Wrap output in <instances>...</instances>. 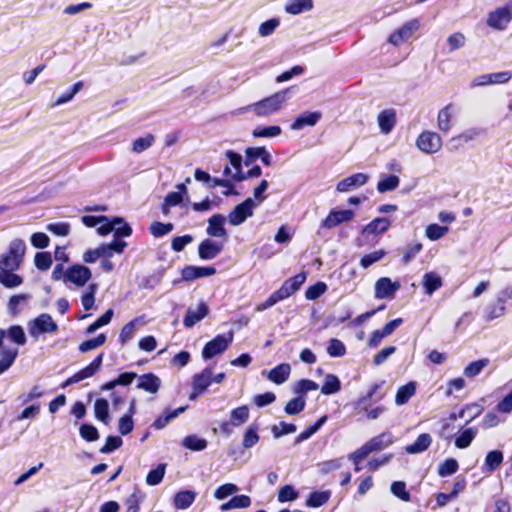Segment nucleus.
<instances>
[{
	"label": "nucleus",
	"mask_w": 512,
	"mask_h": 512,
	"mask_svg": "<svg viewBox=\"0 0 512 512\" xmlns=\"http://www.w3.org/2000/svg\"><path fill=\"white\" fill-rule=\"evenodd\" d=\"M432 442V438L430 434L423 433L418 436L416 441L413 444L407 445L405 450L408 454H417L421 453L428 449Z\"/></svg>",
	"instance_id": "27"
},
{
	"label": "nucleus",
	"mask_w": 512,
	"mask_h": 512,
	"mask_svg": "<svg viewBox=\"0 0 512 512\" xmlns=\"http://www.w3.org/2000/svg\"><path fill=\"white\" fill-rule=\"evenodd\" d=\"M340 389L341 383L338 377L333 374H327L324 379V384L321 387V393L330 395L339 392Z\"/></svg>",
	"instance_id": "39"
},
{
	"label": "nucleus",
	"mask_w": 512,
	"mask_h": 512,
	"mask_svg": "<svg viewBox=\"0 0 512 512\" xmlns=\"http://www.w3.org/2000/svg\"><path fill=\"white\" fill-rule=\"evenodd\" d=\"M418 28V20H411L396 30L394 33H392L388 39V42L394 46H399L411 38L413 33L418 30Z\"/></svg>",
	"instance_id": "14"
},
{
	"label": "nucleus",
	"mask_w": 512,
	"mask_h": 512,
	"mask_svg": "<svg viewBox=\"0 0 512 512\" xmlns=\"http://www.w3.org/2000/svg\"><path fill=\"white\" fill-rule=\"evenodd\" d=\"M392 437L389 433H382L378 436L373 437L365 444L368 447L369 451L376 452L386 448L388 445L392 443Z\"/></svg>",
	"instance_id": "31"
},
{
	"label": "nucleus",
	"mask_w": 512,
	"mask_h": 512,
	"mask_svg": "<svg viewBox=\"0 0 512 512\" xmlns=\"http://www.w3.org/2000/svg\"><path fill=\"white\" fill-rule=\"evenodd\" d=\"M256 206L257 203L252 198H247L228 214L229 223L233 226L242 224L253 215V210Z\"/></svg>",
	"instance_id": "3"
},
{
	"label": "nucleus",
	"mask_w": 512,
	"mask_h": 512,
	"mask_svg": "<svg viewBox=\"0 0 512 512\" xmlns=\"http://www.w3.org/2000/svg\"><path fill=\"white\" fill-rule=\"evenodd\" d=\"M246 155L249 159L260 158L266 166L272 164V156L264 147H251L246 149Z\"/></svg>",
	"instance_id": "38"
},
{
	"label": "nucleus",
	"mask_w": 512,
	"mask_h": 512,
	"mask_svg": "<svg viewBox=\"0 0 512 512\" xmlns=\"http://www.w3.org/2000/svg\"><path fill=\"white\" fill-rule=\"evenodd\" d=\"M306 280V272H301L296 276L286 280L282 286L273 292V296L277 302L284 300L295 293Z\"/></svg>",
	"instance_id": "9"
},
{
	"label": "nucleus",
	"mask_w": 512,
	"mask_h": 512,
	"mask_svg": "<svg viewBox=\"0 0 512 512\" xmlns=\"http://www.w3.org/2000/svg\"><path fill=\"white\" fill-rule=\"evenodd\" d=\"M330 497L331 492L329 490L312 492L306 501V506L312 508L321 507L322 505L328 502Z\"/></svg>",
	"instance_id": "35"
},
{
	"label": "nucleus",
	"mask_w": 512,
	"mask_h": 512,
	"mask_svg": "<svg viewBox=\"0 0 512 512\" xmlns=\"http://www.w3.org/2000/svg\"><path fill=\"white\" fill-rule=\"evenodd\" d=\"M305 399L303 397H296L291 399L285 406L284 410L288 415H296L305 408Z\"/></svg>",
	"instance_id": "57"
},
{
	"label": "nucleus",
	"mask_w": 512,
	"mask_h": 512,
	"mask_svg": "<svg viewBox=\"0 0 512 512\" xmlns=\"http://www.w3.org/2000/svg\"><path fill=\"white\" fill-rule=\"evenodd\" d=\"M113 317V310L108 309L102 316H100L94 323L89 325L86 329L88 334L94 333L97 329L110 323Z\"/></svg>",
	"instance_id": "55"
},
{
	"label": "nucleus",
	"mask_w": 512,
	"mask_h": 512,
	"mask_svg": "<svg viewBox=\"0 0 512 512\" xmlns=\"http://www.w3.org/2000/svg\"><path fill=\"white\" fill-rule=\"evenodd\" d=\"M113 226L115 237H129L132 234L131 227L124 221L123 218L115 217L113 219Z\"/></svg>",
	"instance_id": "46"
},
{
	"label": "nucleus",
	"mask_w": 512,
	"mask_h": 512,
	"mask_svg": "<svg viewBox=\"0 0 512 512\" xmlns=\"http://www.w3.org/2000/svg\"><path fill=\"white\" fill-rule=\"evenodd\" d=\"M182 445L192 451H202L207 447V441L195 435L186 436Z\"/></svg>",
	"instance_id": "43"
},
{
	"label": "nucleus",
	"mask_w": 512,
	"mask_h": 512,
	"mask_svg": "<svg viewBox=\"0 0 512 512\" xmlns=\"http://www.w3.org/2000/svg\"><path fill=\"white\" fill-rule=\"evenodd\" d=\"M184 410L185 407H179L172 412L166 413L164 416H161L154 421L153 427L158 430L163 429L172 419L184 412Z\"/></svg>",
	"instance_id": "54"
},
{
	"label": "nucleus",
	"mask_w": 512,
	"mask_h": 512,
	"mask_svg": "<svg viewBox=\"0 0 512 512\" xmlns=\"http://www.w3.org/2000/svg\"><path fill=\"white\" fill-rule=\"evenodd\" d=\"M233 340V333L227 335H217L214 339L206 343L203 348L202 356L204 359H211L212 357L223 353Z\"/></svg>",
	"instance_id": "4"
},
{
	"label": "nucleus",
	"mask_w": 512,
	"mask_h": 512,
	"mask_svg": "<svg viewBox=\"0 0 512 512\" xmlns=\"http://www.w3.org/2000/svg\"><path fill=\"white\" fill-rule=\"evenodd\" d=\"M280 21L277 18L269 19L263 22L258 29V33L261 37H267L271 35L276 28L279 26Z\"/></svg>",
	"instance_id": "63"
},
{
	"label": "nucleus",
	"mask_w": 512,
	"mask_h": 512,
	"mask_svg": "<svg viewBox=\"0 0 512 512\" xmlns=\"http://www.w3.org/2000/svg\"><path fill=\"white\" fill-rule=\"evenodd\" d=\"M282 133V129L280 126H266V127H256L252 131V135L255 138H274L279 136Z\"/></svg>",
	"instance_id": "41"
},
{
	"label": "nucleus",
	"mask_w": 512,
	"mask_h": 512,
	"mask_svg": "<svg viewBox=\"0 0 512 512\" xmlns=\"http://www.w3.org/2000/svg\"><path fill=\"white\" fill-rule=\"evenodd\" d=\"M103 354L98 355L88 366L69 377L63 384L62 388L78 383L84 379L92 377L102 365Z\"/></svg>",
	"instance_id": "13"
},
{
	"label": "nucleus",
	"mask_w": 512,
	"mask_h": 512,
	"mask_svg": "<svg viewBox=\"0 0 512 512\" xmlns=\"http://www.w3.org/2000/svg\"><path fill=\"white\" fill-rule=\"evenodd\" d=\"M512 20V8L500 7L491 11L487 17V25L495 30H505Z\"/></svg>",
	"instance_id": "7"
},
{
	"label": "nucleus",
	"mask_w": 512,
	"mask_h": 512,
	"mask_svg": "<svg viewBox=\"0 0 512 512\" xmlns=\"http://www.w3.org/2000/svg\"><path fill=\"white\" fill-rule=\"evenodd\" d=\"M312 7V0H290L285 5V11L291 15H298L302 12L311 10Z\"/></svg>",
	"instance_id": "32"
},
{
	"label": "nucleus",
	"mask_w": 512,
	"mask_h": 512,
	"mask_svg": "<svg viewBox=\"0 0 512 512\" xmlns=\"http://www.w3.org/2000/svg\"><path fill=\"white\" fill-rule=\"evenodd\" d=\"M353 210H331L328 216L323 220L322 227L332 229L341 223L349 222L354 218Z\"/></svg>",
	"instance_id": "15"
},
{
	"label": "nucleus",
	"mask_w": 512,
	"mask_h": 512,
	"mask_svg": "<svg viewBox=\"0 0 512 512\" xmlns=\"http://www.w3.org/2000/svg\"><path fill=\"white\" fill-rule=\"evenodd\" d=\"M91 270L83 265H73L65 271V282H71L76 286L83 287L90 279Z\"/></svg>",
	"instance_id": "12"
},
{
	"label": "nucleus",
	"mask_w": 512,
	"mask_h": 512,
	"mask_svg": "<svg viewBox=\"0 0 512 512\" xmlns=\"http://www.w3.org/2000/svg\"><path fill=\"white\" fill-rule=\"evenodd\" d=\"M449 229L446 226H440L438 224H430L426 227V237L432 241H436L448 233Z\"/></svg>",
	"instance_id": "49"
},
{
	"label": "nucleus",
	"mask_w": 512,
	"mask_h": 512,
	"mask_svg": "<svg viewBox=\"0 0 512 512\" xmlns=\"http://www.w3.org/2000/svg\"><path fill=\"white\" fill-rule=\"evenodd\" d=\"M161 380L154 374H144L139 377L137 388L149 393H156L160 387Z\"/></svg>",
	"instance_id": "24"
},
{
	"label": "nucleus",
	"mask_w": 512,
	"mask_h": 512,
	"mask_svg": "<svg viewBox=\"0 0 512 512\" xmlns=\"http://www.w3.org/2000/svg\"><path fill=\"white\" fill-rule=\"evenodd\" d=\"M139 321H140V319L136 318V319L130 321L129 323H127L126 325H124V327L122 328V330L120 332V336H119V339H120V342L122 345L133 338V336L136 332L137 324L139 323Z\"/></svg>",
	"instance_id": "51"
},
{
	"label": "nucleus",
	"mask_w": 512,
	"mask_h": 512,
	"mask_svg": "<svg viewBox=\"0 0 512 512\" xmlns=\"http://www.w3.org/2000/svg\"><path fill=\"white\" fill-rule=\"evenodd\" d=\"M298 492L291 485H285L279 489L278 501L281 503L294 501L298 498Z\"/></svg>",
	"instance_id": "59"
},
{
	"label": "nucleus",
	"mask_w": 512,
	"mask_h": 512,
	"mask_svg": "<svg viewBox=\"0 0 512 512\" xmlns=\"http://www.w3.org/2000/svg\"><path fill=\"white\" fill-rule=\"evenodd\" d=\"M26 244L22 239H13L7 252L0 255V270H18L23 262Z\"/></svg>",
	"instance_id": "2"
},
{
	"label": "nucleus",
	"mask_w": 512,
	"mask_h": 512,
	"mask_svg": "<svg viewBox=\"0 0 512 512\" xmlns=\"http://www.w3.org/2000/svg\"><path fill=\"white\" fill-rule=\"evenodd\" d=\"M488 364L489 360L487 358L471 362L469 365L465 367L464 374L469 378L475 377L479 375Z\"/></svg>",
	"instance_id": "44"
},
{
	"label": "nucleus",
	"mask_w": 512,
	"mask_h": 512,
	"mask_svg": "<svg viewBox=\"0 0 512 512\" xmlns=\"http://www.w3.org/2000/svg\"><path fill=\"white\" fill-rule=\"evenodd\" d=\"M94 414L95 417L103 422L105 425H108L110 422L109 417V404L106 399L100 398L97 399L94 403Z\"/></svg>",
	"instance_id": "34"
},
{
	"label": "nucleus",
	"mask_w": 512,
	"mask_h": 512,
	"mask_svg": "<svg viewBox=\"0 0 512 512\" xmlns=\"http://www.w3.org/2000/svg\"><path fill=\"white\" fill-rule=\"evenodd\" d=\"M391 493L402 501L409 502L410 494L406 491V484L403 481H395L390 487Z\"/></svg>",
	"instance_id": "56"
},
{
	"label": "nucleus",
	"mask_w": 512,
	"mask_h": 512,
	"mask_svg": "<svg viewBox=\"0 0 512 512\" xmlns=\"http://www.w3.org/2000/svg\"><path fill=\"white\" fill-rule=\"evenodd\" d=\"M7 335L11 341L18 345H24L26 343L24 330L19 325L11 326L7 331Z\"/></svg>",
	"instance_id": "61"
},
{
	"label": "nucleus",
	"mask_w": 512,
	"mask_h": 512,
	"mask_svg": "<svg viewBox=\"0 0 512 512\" xmlns=\"http://www.w3.org/2000/svg\"><path fill=\"white\" fill-rule=\"evenodd\" d=\"M79 432L80 436L88 442L96 441L99 439L98 430L93 425L82 424Z\"/></svg>",
	"instance_id": "64"
},
{
	"label": "nucleus",
	"mask_w": 512,
	"mask_h": 512,
	"mask_svg": "<svg viewBox=\"0 0 512 512\" xmlns=\"http://www.w3.org/2000/svg\"><path fill=\"white\" fill-rule=\"evenodd\" d=\"M306 280V272H301L296 276L286 280L282 286L273 292V296L277 302L284 300L295 293Z\"/></svg>",
	"instance_id": "8"
},
{
	"label": "nucleus",
	"mask_w": 512,
	"mask_h": 512,
	"mask_svg": "<svg viewBox=\"0 0 512 512\" xmlns=\"http://www.w3.org/2000/svg\"><path fill=\"white\" fill-rule=\"evenodd\" d=\"M459 468L457 460L450 458L446 459L443 463H441L438 467V474L441 477L450 476L457 472Z\"/></svg>",
	"instance_id": "52"
},
{
	"label": "nucleus",
	"mask_w": 512,
	"mask_h": 512,
	"mask_svg": "<svg viewBox=\"0 0 512 512\" xmlns=\"http://www.w3.org/2000/svg\"><path fill=\"white\" fill-rule=\"evenodd\" d=\"M223 250V244L212 239H204L198 246V255L202 260L216 258Z\"/></svg>",
	"instance_id": "16"
},
{
	"label": "nucleus",
	"mask_w": 512,
	"mask_h": 512,
	"mask_svg": "<svg viewBox=\"0 0 512 512\" xmlns=\"http://www.w3.org/2000/svg\"><path fill=\"white\" fill-rule=\"evenodd\" d=\"M35 266L42 271L49 269L52 264V257L48 252H38L34 257Z\"/></svg>",
	"instance_id": "62"
},
{
	"label": "nucleus",
	"mask_w": 512,
	"mask_h": 512,
	"mask_svg": "<svg viewBox=\"0 0 512 512\" xmlns=\"http://www.w3.org/2000/svg\"><path fill=\"white\" fill-rule=\"evenodd\" d=\"M216 273L214 267L187 266L182 270V278L185 281H193L198 278L209 277Z\"/></svg>",
	"instance_id": "22"
},
{
	"label": "nucleus",
	"mask_w": 512,
	"mask_h": 512,
	"mask_svg": "<svg viewBox=\"0 0 512 512\" xmlns=\"http://www.w3.org/2000/svg\"><path fill=\"white\" fill-rule=\"evenodd\" d=\"M400 287L399 281H392L389 277H381L375 282L374 296L376 299H392Z\"/></svg>",
	"instance_id": "10"
},
{
	"label": "nucleus",
	"mask_w": 512,
	"mask_h": 512,
	"mask_svg": "<svg viewBox=\"0 0 512 512\" xmlns=\"http://www.w3.org/2000/svg\"><path fill=\"white\" fill-rule=\"evenodd\" d=\"M196 497V493L191 490L178 492L174 497V505L177 509H187L192 505Z\"/></svg>",
	"instance_id": "33"
},
{
	"label": "nucleus",
	"mask_w": 512,
	"mask_h": 512,
	"mask_svg": "<svg viewBox=\"0 0 512 512\" xmlns=\"http://www.w3.org/2000/svg\"><path fill=\"white\" fill-rule=\"evenodd\" d=\"M458 112V107L452 103L440 109L437 116L438 129L443 133H448L454 125Z\"/></svg>",
	"instance_id": "11"
},
{
	"label": "nucleus",
	"mask_w": 512,
	"mask_h": 512,
	"mask_svg": "<svg viewBox=\"0 0 512 512\" xmlns=\"http://www.w3.org/2000/svg\"><path fill=\"white\" fill-rule=\"evenodd\" d=\"M58 325L47 313L40 314L37 318L28 324V331L31 336L37 337L42 333L56 332Z\"/></svg>",
	"instance_id": "5"
},
{
	"label": "nucleus",
	"mask_w": 512,
	"mask_h": 512,
	"mask_svg": "<svg viewBox=\"0 0 512 512\" xmlns=\"http://www.w3.org/2000/svg\"><path fill=\"white\" fill-rule=\"evenodd\" d=\"M503 453L500 450H493L485 457L483 470L488 473L495 471L503 462Z\"/></svg>",
	"instance_id": "30"
},
{
	"label": "nucleus",
	"mask_w": 512,
	"mask_h": 512,
	"mask_svg": "<svg viewBox=\"0 0 512 512\" xmlns=\"http://www.w3.org/2000/svg\"><path fill=\"white\" fill-rule=\"evenodd\" d=\"M478 433L477 428L470 427L465 429L455 440V446L459 449H465L470 446Z\"/></svg>",
	"instance_id": "37"
},
{
	"label": "nucleus",
	"mask_w": 512,
	"mask_h": 512,
	"mask_svg": "<svg viewBox=\"0 0 512 512\" xmlns=\"http://www.w3.org/2000/svg\"><path fill=\"white\" fill-rule=\"evenodd\" d=\"M225 217L221 214H215L208 219V226L206 229L210 237L227 239V231L224 227Z\"/></svg>",
	"instance_id": "18"
},
{
	"label": "nucleus",
	"mask_w": 512,
	"mask_h": 512,
	"mask_svg": "<svg viewBox=\"0 0 512 512\" xmlns=\"http://www.w3.org/2000/svg\"><path fill=\"white\" fill-rule=\"evenodd\" d=\"M399 182L400 180L397 176L389 175L378 182L377 190L380 193L393 191L399 186Z\"/></svg>",
	"instance_id": "48"
},
{
	"label": "nucleus",
	"mask_w": 512,
	"mask_h": 512,
	"mask_svg": "<svg viewBox=\"0 0 512 512\" xmlns=\"http://www.w3.org/2000/svg\"><path fill=\"white\" fill-rule=\"evenodd\" d=\"M322 114L319 111L314 112H304L300 114L294 122L291 124L290 128L292 130H301L306 126L313 127L317 124V122L321 119Z\"/></svg>",
	"instance_id": "21"
},
{
	"label": "nucleus",
	"mask_w": 512,
	"mask_h": 512,
	"mask_svg": "<svg viewBox=\"0 0 512 512\" xmlns=\"http://www.w3.org/2000/svg\"><path fill=\"white\" fill-rule=\"evenodd\" d=\"M415 391L416 386L413 382L401 386L396 392L395 403L397 405H404L415 394Z\"/></svg>",
	"instance_id": "36"
},
{
	"label": "nucleus",
	"mask_w": 512,
	"mask_h": 512,
	"mask_svg": "<svg viewBox=\"0 0 512 512\" xmlns=\"http://www.w3.org/2000/svg\"><path fill=\"white\" fill-rule=\"evenodd\" d=\"M377 122L380 131L383 134H388L392 131L396 123V113L393 109H386L378 114Z\"/></svg>",
	"instance_id": "23"
},
{
	"label": "nucleus",
	"mask_w": 512,
	"mask_h": 512,
	"mask_svg": "<svg viewBox=\"0 0 512 512\" xmlns=\"http://www.w3.org/2000/svg\"><path fill=\"white\" fill-rule=\"evenodd\" d=\"M391 222L388 218H376L367 224L363 229V234H381L388 230Z\"/></svg>",
	"instance_id": "25"
},
{
	"label": "nucleus",
	"mask_w": 512,
	"mask_h": 512,
	"mask_svg": "<svg viewBox=\"0 0 512 512\" xmlns=\"http://www.w3.org/2000/svg\"><path fill=\"white\" fill-rule=\"evenodd\" d=\"M212 381V370L205 368L201 373L193 376V392L190 395V399H195L198 395L202 394L211 384Z\"/></svg>",
	"instance_id": "17"
},
{
	"label": "nucleus",
	"mask_w": 512,
	"mask_h": 512,
	"mask_svg": "<svg viewBox=\"0 0 512 512\" xmlns=\"http://www.w3.org/2000/svg\"><path fill=\"white\" fill-rule=\"evenodd\" d=\"M106 341V336L104 334H99L96 338L84 341L80 344L79 350L83 353L94 350L100 346H102Z\"/></svg>",
	"instance_id": "58"
},
{
	"label": "nucleus",
	"mask_w": 512,
	"mask_h": 512,
	"mask_svg": "<svg viewBox=\"0 0 512 512\" xmlns=\"http://www.w3.org/2000/svg\"><path fill=\"white\" fill-rule=\"evenodd\" d=\"M367 181L368 176L366 174L356 173L341 180L336 189L341 193L349 192L354 188L363 186Z\"/></svg>",
	"instance_id": "19"
},
{
	"label": "nucleus",
	"mask_w": 512,
	"mask_h": 512,
	"mask_svg": "<svg viewBox=\"0 0 512 512\" xmlns=\"http://www.w3.org/2000/svg\"><path fill=\"white\" fill-rule=\"evenodd\" d=\"M155 142V137L152 134H147L145 137H140L134 140L132 144V151L134 153H141L149 149Z\"/></svg>",
	"instance_id": "45"
},
{
	"label": "nucleus",
	"mask_w": 512,
	"mask_h": 512,
	"mask_svg": "<svg viewBox=\"0 0 512 512\" xmlns=\"http://www.w3.org/2000/svg\"><path fill=\"white\" fill-rule=\"evenodd\" d=\"M290 372V365L282 363L269 372L268 379L276 384H282L289 378Z\"/></svg>",
	"instance_id": "26"
},
{
	"label": "nucleus",
	"mask_w": 512,
	"mask_h": 512,
	"mask_svg": "<svg viewBox=\"0 0 512 512\" xmlns=\"http://www.w3.org/2000/svg\"><path fill=\"white\" fill-rule=\"evenodd\" d=\"M18 354V350H4L0 359V374L5 372L14 363Z\"/></svg>",
	"instance_id": "53"
},
{
	"label": "nucleus",
	"mask_w": 512,
	"mask_h": 512,
	"mask_svg": "<svg viewBox=\"0 0 512 512\" xmlns=\"http://www.w3.org/2000/svg\"><path fill=\"white\" fill-rule=\"evenodd\" d=\"M208 314V306L201 302L197 305L196 308H188L185 318L183 320V324L187 328L193 327L196 323L205 318Z\"/></svg>",
	"instance_id": "20"
},
{
	"label": "nucleus",
	"mask_w": 512,
	"mask_h": 512,
	"mask_svg": "<svg viewBox=\"0 0 512 512\" xmlns=\"http://www.w3.org/2000/svg\"><path fill=\"white\" fill-rule=\"evenodd\" d=\"M249 418V409L247 406H240L231 411L230 421L231 425L238 427L245 423Z\"/></svg>",
	"instance_id": "42"
},
{
	"label": "nucleus",
	"mask_w": 512,
	"mask_h": 512,
	"mask_svg": "<svg viewBox=\"0 0 512 512\" xmlns=\"http://www.w3.org/2000/svg\"><path fill=\"white\" fill-rule=\"evenodd\" d=\"M172 223L153 222L150 225V232L154 237H162L173 230Z\"/></svg>",
	"instance_id": "60"
},
{
	"label": "nucleus",
	"mask_w": 512,
	"mask_h": 512,
	"mask_svg": "<svg viewBox=\"0 0 512 512\" xmlns=\"http://www.w3.org/2000/svg\"><path fill=\"white\" fill-rule=\"evenodd\" d=\"M226 156L232 165V167L235 169V173L232 175V178L236 181H242L245 179L244 175L241 173V163H242V156L238 153H235L231 150H228L226 152Z\"/></svg>",
	"instance_id": "40"
},
{
	"label": "nucleus",
	"mask_w": 512,
	"mask_h": 512,
	"mask_svg": "<svg viewBox=\"0 0 512 512\" xmlns=\"http://www.w3.org/2000/svg\"><path fill=\"white\" fill-rule=\"evenodd\" d=\"M416 146L426 154H434L441 149L442 140L436 132L424 131L418 136Z\"/></svg>",
	"instance_id": "6"
},
{
	"label": "nucleus",
	"mask_w": 512,
	"mask_h": 512,
	"mask_svg": "<svg viewBox=\"0 0 512 512\" xmlns=\"http://www.w3.org/2000/svg\"><path fill=\"white\" fill-rule=\"evenodd\" d=\"M15 270H0V284L4 287L13 289L23 283V278L14 273Z\"/></svg>",
	"instance_id": "28"
},
{
	"label": "nucleus",
	"mask_w": 512,
	"mask_h": 512,
	"mask_svg": "<svg viewBox=\"0 0 512 512\" xmlns=\"http://www.w3.org/2000/svg\"><path fill=\"white\" fill-rule=\"evenodd\" d=\"M422 284L428 295H432L442 286L441 277L435 272H427L423 275Z\"/></svg>",
	"instance_id": "29"
},
{
	"label": "nucleus",
	"mask_w": 512,
	"mask_h": 512,
	"mask_svg": "<svg viewBox=\"0 0 512 512\" xmlns=\"http://www.w3.org/2000/svg\"><path fill=\"white\" fill-rule=\"evenodd\" d=\"M98 289V285L96 283H92L88 286L86 292L81 297V303L85 310H90L94 306L95 302V293Z\"/></svg>",
	"instance_id": "47"
},
{
	"label": "nucleus",
	"mask_w": 512,
	"mask_h": 512,
	"mask_svg": "<svg viewBox=\"0 0 512 512\" xmlns=\"http://www.w3.org/2000/svg\"><path fill=\"white\" fill-rule=\"evenodd\" d=\"M166 464H159L155 469L151 470L147 477L146 483L150 486L159 484L165 475Z\"/></svg>",
	"instance_id": "50"
},
{
	"label": "nucleus",
	"mask_w": 512,
	"mask_h": 512,
	"mask_svg": "<svg viewBox=\"0 0 512 512\" xmlns=\"http://www.w3.org/2000/svg\"><path fill=\"white\" fill-rule=\"evenodd\" d=\"M289 88L276 92L273 95L245 107L244 111H253L259 117H267L277 111L286 103Z\"/></svg>",
	"instance_id": "1"
}]
</instances>
